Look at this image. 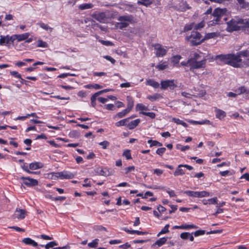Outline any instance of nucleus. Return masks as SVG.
<instances>
[{"label": "nucleus", "mask_w": 249, "mask_h": 249, "mask_svg": "<svg viewBox=\"0 0 249 249\" xmlns=\"http://www.w3.org/2000/svg\"><path fill=\"white\" fill-rule=\"evenodd\" d=\"M216 58L234 68L249 66V51L248 50L240 51L236 54L229 53L217 55Z\"/></svg>", "instance_id": "obj_1"}, {"label": "nucleus", "mask_w": 249, "mask_h": 249, "mask_svg": "<svg viewBox=\"0 0 249 249\" xmlns=\"http://www.w3.org/2000/svg\"><path fill=\"white\" fill-rule=\"evenodd\" d=\"M245 19L241 18H232L227 22V31L229 32L242 30L244 31Z\"/></svg>", "instance_id": "obj_2"}, {"label": "nucleus", "mask_w": 249, "mask_h": 249, "mask_svg": "<svg viewBox=\"0 0 249 249\" xmlns=\"http://www.w3.org/2000/svg\"><path fill=\"white\" fill-rule=\"evenodd\" d=\"M186 38L190 43L191 46L198 45L204 41V39L202 38L201 35L195 31H192L191 34L187 36Z\"/></svg>", "instance_id": "obj_3"}, {"label": "nucleus", "mask_w": 249, "mask_h": 249, "mask_svg": "<svg viewBox=\"0 0 249 249\" xmlns=\"http://www.w3.org/2000/svg\"><path fill=\"white\" fill-rule=\"evenodd\" d=\"M134 17L132 15L120 16L118 18L119 22L117 23L116 27L120 29H123L129 25V23L133 22Z\"/></svg>", "instance_id": "obj_4"}, {"label": "nucleus", "mask_w": 249, "mask_h": 249, "mask_svg": "<svg viewBox=\"0 0 249 249\" xmlns=\"http://www.w3.org/2000/svg\"><path fill=\"white\" fill-rule=\"evenodd\" d=\"M75 174L70 171H64L62 172L53 173L52 174V179L60 178L61 179H71L74 178Z\"/></svg>", "instance_id": "obj_5"}, {"label": "nucleus", "mask_w": 249, "mask_h": 249, "mask_svg": "<svg viewBox=\"0 0 249 249\" xmlns=\"http://www.w3.org/2000/svg\"><path fill=\"white\" fill-rule=\"evenodd\" d=\"M206 63V60L204 59L201 61H197L193 59H189L187 62V64H189L190 67V71L194 69L204 68Z\"/></svg>", "instance_id": "obj_6"}, {"label": "nucleus", "mask_w": 249, "mask_h": 249, "mask_svg": "<svg viewBox=\"0 0 249 249\" xmlns=\"http://www.w3.org/2000/svg\"><path fill=\"white\" fill-rule=\"evenodd\" d=\"M160 88L162 89H166L168 88L170 89H174L177 87L174 80H162L160 82Z\"/></svg>", "instance_id": "obj_7"}, {"label": "nucleus", "mask_w": 249, "mask_h": 249, "mask_svg": "<svg viewBox=\"0 0 249 249\" xmlns=\"http://www.w3.org/2000/svg\"><path fill=\"white\" fill-rule=\"evenodd\" d=\"M152 46L156 50V55L157 57H163L166 54L167 50L160 44H153Z\"/></svg>", "instance_id": "obj_8"}, {"label": "nucleus", "mask_w": 249, "mask_h": 249, "mask_svg": "<svg viewBox=\"0 0 249 249\" xmlns=\"http://www.w3.org/2000/svg\"><path fill=\"white\" fill-rule=\"evenodd\" d=\"M95 172L100 176L107 177L113 174V170L111 168H97Z\"/></svg>", "instance_id": "obj_9"}, {"label": "nucleus", "mask_w": 249, "mask_h": 249, "mask_svg": "<svg viewBox=\"0 0 249 249\" xmlns=\"http://www.w3.org/2000/svg\"><path fill=\"white\" fill-rule=\"evenodd\" d=\"M27 211L25 210L17 208L13 216V218L14 219L16 218L23 219L25 217Z\"/></svg>", "instance_id": "obj_10"}, {"label": "nucleus", "mask_w": 249, "mask_h": 249, "mask_svg": "<svg viewBox=\"0 0 249 249\" xmlns=\"http://www.w3.org/2000/svg\"><path fill=\"white\" fill-rule=\"evenodd\" d=\"M21 179L25 180L23 183L27 186H35L38 184V181L30 177H21Z\"/></svg>", "instance_id": "obj_11"}, {"label": "nucleus", "mask_w": 249, "mask_h": 249, "mask_svg": "<svg viewBox=\"0 0 249 249\" xmlns=\"http://www.w3.org/2000/svg\"><path fill=\"white\" fill-rule=\"evenodd\" d=\"M174 8L175 9L181 12H184L187 9H191V7L189 6L187 2L183 0L180 1L178 6H175Z\"/></svg>", "instance_id": "obj_12"}, {"label": "nucleus", "mask_w": 249, "mask_h": 249, "mask_svg": "<svg viewBox=\"0 0 249 249\" xmlns=\"http://www.w3.org/2000/svg\"><path fill=\"white\" fill-rule=\"evenodd\" d=\"M226 8H217L215 9L213 12V14L215 15L214 17L218 18L220 20L225 16L226 12H227Z\"/></svg>", "instance_id": "obj_13"}, {"label": "nucleus", "mask_w": 249, "mask_h": 249, "mask_svg": "<svg viewBox=\"0 0 249 249\" xmlns=\"http://www.w3.org/2000/svg\"><path fill=\"white\" fill-rule=\"evenodd\" d=\"M92 17L102 23H105L107 19L106 14L104 12L92 14Z\"/></svg>", "instance_id": "obj_14"}, {"label": "nucleus", "mask_w": 249, "mask_h": 249, "mask_svg": "<svg viewBox=\"0 0 249 249\" xmlns=\"http://www.w3.org/2000/svg\"><path fill=\"white\" fill-rule=\"evenodd\" d=\"M214 16L213 13L210 15L211 20L208 22L209 26H214L216 24H220L221 20L218 18L214 17Z\"/></svg>", "instance_id": "obj_15"}, {"label": "nucleus", "mask_w": 249, "mask_h": 249, "mask_svg": "<svg viewBox=\"0 0 249 249\" xmlns=\"http://www.w3.org/2000/svg\"><path fill=\"white\" fill-rule=\"evenodd\" d=\"M235 91L238 95L241 94L248 95L249 94V89L245 86H241L237 89Z\"/></svg>", "instance_id": "obj_16"}, {"label": "nucleus", "mask_w": 249, "mask_h": 249, "mask_svg": "<svg viewBox=\"0 0 249 249\" xmlns=\"http://www.w3.org/2000/svg\"><path fill=\"white\" fill-rule=\"evenodd\" d=\"M10 40H9V36H0V45H6L9 46L11 44Z\"/></svg>", "instance_id": "obj_17"}, {"label": "nucleus", "mask_w": 249, "mask_h": 249, "mask_svg": "<svg viewBox=\"0 0 249 249\" xmlns=\"http://www.w3.org/2000/svg\"><path fill=\"white\" fill-rule=\"evenodd\" d=\"M22 242L26 245H31L33 247H37L38 246L36 242L29 237L24 238L22 240Z\"/></svg>", "instance_id": "obj_18"}, {"label": "nucleus", "mask_w": 249, "mask_h": 249, "mask_svg": "<svg viewBox=\"0 0 249 249\" xmlns=\"http://www.w3.org/2000/svg\"><path fill=\"white\" fill-rule=\"evenodd\" d=\"M124 230L129 234H135V233L138 235H144V234H147L148 233V232H146V231L143 232V231H137V230H130L127 229L126 228H124Z\"/></svg>", "instance_id": "obj_19"}, {"label": "nucleus", "mask_w": 249, "mask_h": 249, "mask_svg": "<svg viewBox=\"0 0 249 249\" xmlns=\"http://www.w3.org/2000/svg\"><path fill=\"white\" fill-rule=\"evenodd\" d=\"M43 167V164L39 162H32L29 164V168L31 170H36Z\"/></svg>", "instance_id": "obj_20"}, {"label": "nucleus", "mask_w": 249, "mask_h": 249, "mask_svg": "<svg viewBox=\"0 0 249 249\" xmlns=\"http://www.w3.org/2000/svg\"><path fill=\"white\" fill-rule=\"evenodd\" d=\"M140 122V119H139L132 121L127 124V127L129 129H133L139 124Z\"/></svg>", "instance_id": "obj_21"}, {"label": "nucleus", "mask_w": 249, "mask_h": 249, "mask_svg": "<svg viewBox=\"0 0 249 249\" xmlns=\"http://www.w3.org/2000/svg\"><path fill=\"white\" fill-rule=\"evenodd\" d=\"M189 123L193 124H212L211 122L208 120H205L203 121H196L193 120L188 121Z\"/></svg>", "instance_id": "obj_22"}, {"label": "nucleus", "mask_w": 249, "mask_h": 249, "mask_svg": "<svg viewBox=\"0 0 249 249\" xmlns=\"http://www.w3.org/2000/svg\"><path fill=\"white\" fill-rule=\"evenodd\" d=\"M215 111L216 112V117L217 118L221 120L225 117L226 113L224 111L217 108H216Z\"/></svg>", "instance_id": "obj_23"}, {"label": "nucleus", "mask_w": 249, "mask_h": 249, "mask_svg": "<svg viewBox=\"0 0 249 249\" xmlns=\"http://www.w3.org/2000/svg\"><path fill=\"white\" fill-rule=\"evenodd\" d=\"M240 4L241 8L249 9V3L245 0H236Z\"/></svg>", "instance_id": "obj_24"}, {"label": "nucleus", "mask_w": 249, "mask_h": 249, "mask_svg": "<svg viewBox=\"0 0 249 249\" xmlns=\"http://www.w3.org/2000/svg\"><path fill=\"white\" fill-rule=\"evenodd\" d=\"M30 36L28 33H24L23 34L17 35V41L18 42L27 39Z\"/></svg>", "instance_id": "obj_25"}, {"label": "nucleus", "mask_w": 249, "mask_h": 249, "mask_svg": "<svg viewBox=\"0 0 249 249\" xmlns=\"http://www.w3.org/2000/svg\"><path fill=\"white\" fill-rule=\"evenodd\" d=\"M147 98L151 102H154L157 100L162 98V96L160 94L156 93L153 95L148 96Z\"/></svg>", "instance_id": "obj_26"}, {"label": "nucleus", "mask_w": 249, "mask_h": 249, "mask_svg": "<svg viewBox=\"0 0 249 249\" xmlns=\"http://www.w3.org/2000/svg\"><path fill=\"white\" fill-rule=\"evenodd\" d=\"M146 84L151 86L154 88H158L160 86L159 83L153 79L147 80L146 81Z\"/></svg>", "instance_id": "obj_27"}, {"label": "nucleus", "mask_w": 249, "mask_h": 249, "mask_svg": "<svg viewBox=\"0 0 249 249\" xmlns=\"http://www.w3.org/2000/svg\"><path fill=\"white\" fill-rule=\"evenodd\" d=\"M130 120V118H127L123 120H122L117 123H115V125L116 126H124L127 124V123Z\"/></svg>", "instance_id": "obj_28"}, {"label": "nucleus", "mask_w": 249, "mask_h": 249, "mask_svg": "<svg viewBox=\"0 0 249 249\" xmlns=\"http://www.w3.org/2000/svg\"><path fill=\"white\" fill-rule=\"evenodd\" d=\"M167 237H163L158 240L154 244L156 245H158V247H160L164 244L167 241Z\"/></svg>", "instance_id": "obj_29"}, {"label": "nucleus", "mask_w": 249, "mask_h": 249, "mask_svg": "<svg viewBox=\"0 0 249 249\" xmlns=\"http://www.w3.org/2000/svg\"><path fill=\"white\" fill-rule=\"evenodd\" d=\"M93 5L91 3H84L80 4L79 6V8L81 10H83L85 9L91 8L93 7Z\"/></svg>", "instance_id": "obj_30"}, {"label": "nucleus", "mask_w": 249, "mask_h": 249, "mask_svg": "<svg viewBox=\"0 0 249 249\" xmlns=\"http://www.w3.org/2000/svg\"><path fill=\"white\" fill-rule=\"evenodd\" d=\"M198 228L194 224H182L181 225V229L188 230L190 229H197Z\"/></svg>", "instance_id": "obj_31"}, {"label": "nucleus", "mask_w": 249, "mask_h": 249, "mask_svg": "<svg viewBox=\"0 0 249 249\" xmlns=\"http://www.w3.org/2000/svg\"><path fill=\"white\" fill-rule=\"evenodd\" d=\"M172 121L178 124H181L185 127H187L188 126V124L185 122L179 120V119L173 118Z\"/></svg>", "instance_id": "obj_32"}, {"label": "nucleus", "mask_w": 249, "mask_h": 249, "mask_svg": "<svg viewBox=\"0 0 249 249\" xmlns=\"http://www.w3.org/2000/svg\"><path fill=\"white\" fill-rule=\"evenodd\" d=\"M126 100L127 102V107L132 109L134 106V101L132 98L130 96H127L126 97Z\"/></svg>", "instance_id": "obj_33"}, {"label": "nucleus", "mask_w": 249, "mask_h": 249, "mask_svg": "<svg viewBox=\"0 0 249 249\" xmlns=\"http://www.w3.org/2000/svg\"><path fill=\"white\" fill-rule=\"evenodd\" d=\"M80 135V132L76 130H72L69 133V136L71 138H78Z\"/></svg>", "instance_id": "obj_34"}, {"label": "nucleus", "mask_w": 249, "mask_h": 249, "mask_svg": "<svg viewBox=\"0 0 249 249\" xmlns=\"http://www.w3.org/2000/svg\"><path fill=\"white\" fill-rule=\"evenodd\" d=\"M180 168L181 167H178V168L176 169V171H175V172L174 173V175L175 176L183 175L185 174L184 171L183 169H180Z\"/></svg>", "instance_id": "obj_35"}, {"label": "nucleus", "mask_w": 249, "mask_h": 249, "mask_svg": "<svg viewBox=\"0 0 249 249\" xmlns=\"http://www.w3.org/2000/svg\"><path fill=\"white\" fill-rule=\"evenodd\" d=\"M98 239H94L92 242L88 244V246L91 248H96L98 245Z\"/></svg>", "instance_id": "obj_36"}, {"label": "nucleus", "mask_w": 249, "mask_h": 249, "mask_svg": "<svg viewBox=\"0 0 249 249\" xmlns=\"http://www.w3.org/2000/svg\"><path fill=\"white\" fill-rule=\"evenodd\" d=\"M152 3L149 0H140L138 1V4L139 5H143L146 6L150 5Z\"/></svg>", "instance_id": "obj_37"}, {"label": "nucleus", "mask_w": 249, "mask_h": 249, "mask_svg": "<svg viewBox=\"0 0 249 249\" xmlns=\"http://www.w3.org/2000/svg\"><path fill=\"white\" fill-rule=\"evenodd\" d=\"M159 70H163L168 68V65L166 62H164L162 64H160L156 66Z\"/></svg>", "instance_id": "obj_38"}, {"label": "nucleus", "mask_w": 249, "mask_h": 249, "mask_svg": "<svg viewBox=\"0 0 249 249\" xmlns=\"http://www.w3.org/2000/svg\"><path fill=\"white\" fill-rule=\"evenodd\" d=\"M169 225L167 224L165 226V227L161 230V231L158 233V236H159L160 235L164 233H166L169 232Z\"/></svg>", "instance_id": "obj_39"}, {"label": "nucleus", "mask_w": 249, "mask_h": 249, "mask_svg": "<svg viewBox=\"0 0 249 249\" xmlns=\"http://www.w3.org/2000/svg\"><path fill=\"white\" fill-rule=\"evenodd\" d=\"M57 245V243L55 241H52L47 244L45 246V248L46 249H49L50 248H53L54 246Z\"/></svg>", "instance_id": "obj_40"}, {"label": "nucleus", "mask_w": 249, "mask_h": 249, "mask_svg": "<svg viewBox=\"0 0 249 249\" xmlns=\"http://www.w3.org/2000/svg\"><path fill=\"white\" fill-rule=\"evenodd\" d=\"M37 43L38 47L47 48L48 47V44L47 42L43 41L42 40H38Z\"/></svg>", "instance_id": "obj_41"}, {"label": "nucleus", "mask_w": 249, "mask_h": 249, "mask_svg": "<svg viewBox=\"0 0 249 249\" xmlns=\"http://www.w3.org/2000/svg\"><path fill=\"white\" fill-rule=\"evenodd\" d=\"M194 23H191L190 24H187L185 26L184 28V31H188L190 30H191L193 28L194 29Z\"/></svg>", "instance_id": "obj_42"}, {"label": "nucleus", "mask_w": 249, "mask_h": 249, "mask_svg": "<svg viewBox=\"0 0 249 249\" xmlns=\"http://www.w3.org/2000/svg\"><path fill=\"white\" fill-rule=\"evenodd\" d=\"M141 113L145 116H148L152 119L155 118L156 116L155 113L154 112H146L142 111L141 112Z\"/></svg>", "instance_id": "obj_43"}, {"label": "nucleus", "mask_w": 249, "mask_h": 249, "mask_svg": "<svg viewBox=\"0 0 249 249\" xmlns=\"http://www.w3.org/2000/svg\"><path fill=\"white\" fill-rule=\"evenodd\" d=\"M206 231L205 230H197L194 232V235L195 236H198L200 235H202L205 233Z\"/></svg>", "instance_id": "obj_44"}, {"label": "nucleus", "mask_w": 249, "mask_h": 249, "mask_svg": "<svg viewBox=\"0 0 249 249\" xmlns=\"http://www.w3.org/2000/svg\"><path fill=\"white\" fill-rule=\"evenodd\" d=\"M205 25L204 22L203 21H201L200 23L195 24L194 25V29L196 30L200 29L203 28Z\"/></svg>", "instance_id": "obj_45"}, {"label": "nucleus", "mask_w": 249, "mask_h": 249, "mask_svg": "<svg viewBox=\"0 0 249 249\" xmlns=\"http://www.w3.org/2000/svg\"><path fill=\"white\" fill-rule=\"evenodd\" d=\"M189 235H190L189 232H184L180 234V237L183 240H187L188 239Z\"/></svg>", "instance_id": "obj_46"}, {"label": "nucleus", "mask_w": 249, "mask_h": 249, "mask_svg": "<svg viewBox=\"0 0 249 249\" xmlns=\"http://www.w3.org/2000/svg\"><path fill=\"white\" fill-rule=\"evenodd\" d=\"M244 31L249 32V19H245Z\"/></svg>", "instance_id": "obj_47"}, {"label": "nucleus", "mask_w": 249, "mask_h": 249, "mask_svg": "<svg viewBox=\"0 0 249 249\" xmlns=\"http://www.w3.org/2000/svg\"><path fill=\"white\" fill-rule=\"evenodd\" d=\"M136 108L140 110H148L147 107L142 104H138L136 106Z\"/></svg>", "instance_id": "obj_48"}, {"label": "nucleus", "mask_w": 249, "mask_h": 249, "mask_svg": "<svg viewBox=\"0 0 249 249\" xmlns=\"http://www.w3.org/2000/svg\"><path fill=\"white\" fill-rule=\"evenodd\" d=\"M123 155L126 157L127 160H130L132 158L130 151L129 150H125L124 152Z\"/></svg>", "instance_id": "obj_49"}, {"label": "nucleus", "mask_w": 249, "mask_h": 249, "mask_svg": "<svg viewBox=\"0 0 249 249\" xmlns=\"http://www.w3.org/2000/svg\"><path fill=\"white\" fill-rule=\"evenodd\" d=\"M184 194L187 195L188 196L192 197H195L196 194V191H186L184 192Z\"/></svg>", "instance_id": "obj_50"}, {"label": "nucleus", "mask_w": 249, "mask_h": 249, "mask_svg": "<svg viewBox=\"0 0 249 249\" xmlns=\"http://www.w3.org/2000/svg\"><path fill=\"white\" fill-rule=\"evenodd\" d=\"M166 151V148L165 147H161L158 148L156 151V153L159 155L161 156L163 153Z\"/></svg>", "instance_id": "obj_51"}, {"label": "nucleus", "mask_w": 249, "mask_h": 249, "mask_svg": "<svg viewBox=\"0 0 249 249\" xmlns=\"http://www.w3.org/2000/svg\"><path fill=\"white\" fill-rule=\"evenodd\" d=\"M215 36H216V34L215 33H208L205 35V36L203 39H204V40H205L206 39L213 38Z\"/></svg>", "instance_id": "obj_52"}, {"label": "nucleus", "mask_w": 249, "mask_h": 249, "mask_svg": "<svg viewBox=\"0 0 249 249\" xmlns=\"http://www.w3.org/2000/svg\"><path fill=\"white\" fill-rule=\"evenodd\" d=\"M176 147L177 149H180L182 151H184L186 150L189 149L190 148V146L188 145L182 146L181 144H178L177 145Z\"/></svg>", "instance_id": "obj_53"}, {"label": "nucleus", "mask_w": 249, "mask_h": 249, "mask_svg": "<svg viewBox=\"0 0 249 249\" xmlns=\"http://www.w3.org/2000/svg\"><path fill=\"white\" fill-rule=\"evenodd\" d=\"M39 25L41 28H43L45 30H48L50 29L51 32L52 31L53 29L52 28L49 27L47 24H46L44 23H41Z\"/></svg>", "instance_id": "obj_54"}, {"label": "nucleus", "mask_w": 249, "mask_h": 249, "mask_svg": "<svg viewBox=\"0 0 249 249\" xmlns=\"http://www.w3.org/2000/svg\"><path fill=\"white\" fill-rule=\"evenodd\" d=\"M109 144V142L107 141H104L99 143V145L102 146V148L104 149L107 148V146H108Z\"/></svg>", "instance_id": "obj_55"}, {"label": "nucleus", "mask_w": 249, "mask_h": 249, "mask_svg": "<svg viewBox=\"0 0 249 249\" xmlns=\"http://www.w3.org/2000/svg\"><path fill=\"white\" fill-rule=\"evenodd\" d=\"M96 98H97V97L96 96H95L94 94L90 98L91 104V106L93 107H95L96 105Z\"/></svg>", "instance_id": "obj_56"}, {"label": "nucleus", "mask_w": 249, "mask_h": 249, "mask_svg": "<svg viewBox=\"0 0 249 249\" xmlns=\"http://www.w3.org/2000/svg\"><path fill=\"white\" fill-rule=\"evenodd\" d=\"M180 58L181 56L180 55H177L174 56L172 58V61L173 63L175 64H178L179 62V61Z\"/></svg>", "instance_id": "obj_57"}, {"label": "nucleus", "mask_w": 249, "mask_h": 249, "mask_svg": "<svg viewBox=\"0 0 249 249\" xmlns=\"http://www.w3.org/2000/svg\"><path fill=\"white\" fill-rule=\"evenodd\" d=\"M94 229L96 231H102V230H104V231H107V229L103 227V226H101V225H97V226H95L94 227Z\"/></svg>", "instance_id": "obj_58"}, {"label": "nucleus", "mask_w": 249, "mask_h": 249, "mask_svg": "<svg viewBox=\"0 0 249 249\" xmlns=\"http://www.w3.org/2000/svg\"><path fill=\"white\" fill-rule=\"evenodd\" d=\"M91 25L92 26H97V27H99L102 31L106 30V28L105 27L102 26L101 25H100L97 23H96L95 21L91 20Z\"/></svg>", "instance_id": "obj_59"}, {"label": "nucleus", "mask_w": 249, "mask_h": 249, "mask_svg": "<svg viewBox=\"0 0 249 249\" xmlns=\"http://www.w3.org/2000/svg\"><path fill=\"white\" fill-rule=\"evenodd\" d=\"M208 201L209 202V204H216L217 202V197H213L210 199H209L208 200Z\"/></svg>", "instance_id": "obj_60"}, {"label": "nucleus", "mask_w": 249, "mask_h": 249, "mask_svg": "<svg viewBox=\"0 0 249 249\" xmlns=\"http://www.w3.org/2000/svg\"><path fill=\"white\" fill-rule=\"evenodd\" d=\"M10 74L17 78H21V75L19 74L17 71H10Z\"/></svg>", "instance_id": "obj_61"}, {"label": "nucleus", "mask_w": 249, "mask_h": 249, "mask_svg": "<svg viewBox=\"0 0 249 249\" xmlns=\"http://www.w3.org/2000/svg\"><path fill=\"white\" fill-rule=\"evenodd\" d=\"M100 41L102 43V44L106 46H112L113 45L112 42L109 41H105V40H100Z\"/></svg>", "instance_id": "obj_62"}, {"label": "nucleus", "mask_w": 249, "mask_h": 249, "mask_svg": "<svg viewBox=\"0 0 249 249\" xmlns=\"http://www.w3.org/2000/svg\"><path fill=\"white\" fill-rule=\"evenodd\" d=\"M178 167H185L189 170H192L193 169V167L188 164H179Z\"/></svg>", "instance_id": "obj_63"}, {"label": "nucleus", "mask_w": 249, "mask_h": 249, "mask_svg": "<svg viewBox=\"0 0 249 249\" xmlns=\"http://www.w3.org/2000/svg\"><path fill=\"white\" fill-rule=\"evenodd\" d=\"M104 58L107 60L110 61L112 64H114L115 63V60L109 55L105 56Z\"/></svg>", "instance_id": "obj_64"}]
</instances>
